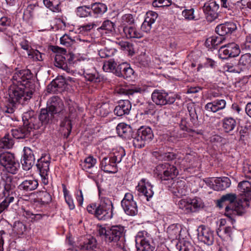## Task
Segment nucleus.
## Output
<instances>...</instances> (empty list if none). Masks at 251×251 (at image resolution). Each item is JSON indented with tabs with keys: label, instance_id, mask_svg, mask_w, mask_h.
<instances>
[{
	"label": "nucleus",
	"instance_id": "obj_1",
	"mask_svg": "<svg viewBox=\"0 0 251 251\" xmlns=\"http://www.w3.org/2000/svg\"><path fill=\"white\" fill-rule=\"evenodd\" d=\"M224 205H226L225 215L232 220L234 216H241L244 214L249 203L246 199L237 201L236 194L228 193L223 195L217 201V205L220 208L223 207Z\"/></svg>",
	"mask_w": 251,
	"mask_h": 251
},
{
	"label": "nucleus",
	"instance_id": "obj_2",
	"mask_svg": "<svg viewBox=\"0 0 251 251\" xmlns=\"http://www.w3.org/2000/svg\"><path fill=\"white\" fill-rule=\"evenodd\" d=\"M63 103L57 96L50 98L47 102L46 108L40 110L38 120L45 128L47 125L58 121L61 112L63 110Z\"/></svg>",
	"mask_w": 251,
	"mask_h": 251
},
{
	"label": "nucleus",
	"instance_id": "obj_3",
	"mask_svg": "<svg viewBox=\"0 0 251 251\" xmlns=\"http://www.w3.org/2000/svg\"><path fill=\"white\" fill-rule=\"evenodd\" d=\"M34 114L35 112L33 110L24 113L22 117L23 126L11 130V134L14 138L17 139L28 138L33 130L44 129L43 126L34 116Z\"/></svg>",
	"mask_w": 251,
	"mask_h": 251
},
{
	"label": "nucleus",
	"instance_id": "obj_4",
	"mask_svg": "<svg viewBox=\"0 0 251 251\" xmlns=\"http://www.w3.org/2000/svg\"><path fill=\"white\" fill-rule=\"evenodd\" d=\"M133 126L126 124V133H128L129 140L127 144L129 145L132 144L135 148H142L152 140L153 137L152 131L149 126H142L137 129L133 128Z\"/></svg>",
	"mask_w": 251,
	"mask_h": 251
},
{
	"label": "nucleus",
	"instance_id": "obj_5",
	"mask_svg": "<svg viewBox=\"0 0 251 251\" xmlns=\"http://www.w3.org/2000/svg\"><path fill=\"white\" fill-rule=\"evenodd\" d=\"M51 50L54 52L56 53L54 57V65L68 73H72L73 71L71 67L74 62V54L67 53L65 49L58 46H52Z\"/></svg>",
	"mask_w": 251,
	"mask_h": 251
},
{
	"label": "nucleus",
	"instance_id": "obj_6",
	"mask_svg": "<svg viewBox=\"0 0 251 251\" xmlns=\"http://www.w3.org/2000/svg\"><path fill=\"white\" fill-rule=\"evenodd\" d=\"M11 80L12 83L24 85L27 89H28L27 98L30 97L32 92L35 91V84L33 75L29 69L16 70Z\"/></svg>",
	"mask_w": 251,
	"mask_h": 251
},
{
	"label": "nucleus",
	"instance_id": "obj_7",
	"mask_svg": "<svg viewBox=\"0 0 251 251\" xmlns=\"http://www.w3.org/2000/svg\"><path fill=\"white\" fill-rule=\"evenodd\" d=\"M28 91V89H27L24 85L13 83L8 91L9 100L12 101L14 103L18 102L23 103L24 102L29 100L32 97L34 92H32L30 97L27 98Z\"/></svg>",
	"mask_w": 251,
	"mask_h": 251
},
{
	"label": "nucleus",
	"instance_id": "obj_8",
	"mask_svg": "<svg viewBox=\"0 0 251 251\" xmlns=\"http://www.w3.org/2000/svg\"><path fill=\"white\" fill-rule=\"evenodd\" d=\"M111 201L107 198L102 197L96 208L95 216L100 220L110 219L113 217Z\"/></svg>",
	"mask_w": 251,
	"mask_h": 251
},
{
	"label": "nucleus",
	"instance_id": "obj_9",
	"mask_svg": "<svg viewBox=\"0 0 251 251\" xmlns=\"http://www.w3.org/2000/svg\"><path fill=\"white\" fill-rule=\"evenodd\" d=\"M0 164L7 172L12 174H15L20 167V164L14 154L9 152L0 153Z\"/></svg>",
	"mask_w": 251,
	"mask_h": 251
},
{
	"label": "nucleus",
	"instance_id": "obj_10",
	"mask_svg": "<svg viewBox=\"0 0 251 251\" xmlns=\"http://www.w3.org/2000/svg\"><path fill=\"white\" fill-rule=\"evenodd\" d=\"M178 205L179 208L187 214L197 212L204 206L202 200L198 198L182 199L179 201Z\"/></svg>",
	"mask_w": 251,
	"mask_h": 251
},
{
	"label": "nucleus",
	"instance_id": "obj_11",
	"mask_svg": "<svg viewBox=\"0 0 251 251\" xmlns=\"http://www.w3.org/2000/svg\"><path fill=\"white\" fill-rule=\"evenodd\" d=\"M124 152L125 150H124ZM125 153L121 154H114L113 156L103 157L100 162V168L104 172L108 173H115L117 172V163L121 162Z\"/></svg>",
	"mask_w": 251,
	"mask_h": 251
},
{
	"label": "nucleus",
	"instance_id": "obj_12",
	"mask_svg": "<svg viewBox=\"0 0 251 251\" xmlns=\"http://www.w3.org/2000/svg\"><path fill=\"white\" fill-rule=\"evenodd\" d=\"M151 99L156 105L163 106L173 103L176 99V95L168 93L163 90L155 89L151 94Z\"/></svg>",
	"mask_w": 251,
	"mask_h": 251
},
{
	"label": "nucleus",
	"instance_id": "obj_13",
	"mask_svg": "<svg viewBox=\"0 0 251 251\" xmlns=\"http://www.w3.org/2000/svg\"><path fill=\"white\" fill-rule=\"evenodd\" d=\"M50 156L48 154L42 155L37 160L36 166L41 177L42 181L44 185L49 183V173L50 172Z\"/></svg>",
	"mask_w": 251,
	"mask_h": 251
},
{
	"label": "nucleus",
	"instance_id": "obj_14",
	"mask_svg": "<svg viewBox=\"0 0 251 251\" xmlns=\"http://www.w3.org/2000/svg\"><path fill=\"white\" fill-rule=\"evenodd\" d=\"M156 170L158 172V176L162 180L173 179L178 174L176 168L174 165L168 163L160 164L157 166Z\"/></svg>",
	"mask_w": 251,
	"mask_h": 251
},
{
	"label": "nucleus",
	"instance_id": "obj_15",
	"mask_svg": "<svg viewBox=\"0 0 251 251\" xmlns=\"http://www.w3.org/2000/svg\"><path fill=\"white\" fill-rule=\"evenodd\" d=\"M240 53L238 45L235 43H230L222 46L219 50V57L223 59L237 56Z\"/></svg>",
	"mask_w": 251,
	"mask_h": 251
},
{
	"label": "nucleus",
	"instance_id": "obj_16",
	"mask_svg": "<svg viewBox=\"0 0 251 251\" xmlns=\"http://www.w3.org/2000/svg\"><path fill=\"white\" fill-rule=\"evenodd\" d=\"M0 185L3 187V195L9 196L15 194L16 186L12 176L7 174H1Z\"/></svg>",
	"mask_w": 251,
	"mask_h": 251
},
{
	"label": "nucleus",
	"instance_id": "obj_17",
	"mask_svg": "<svg viewBox=\"0 0 251 251\" xmlns=\"http://www.w3.org/2000/svg\"><path fill=\"white\" fill-rule=\"evenodd\" d=\"M198 238L199 240L205 244L212 245L214 241V231L209 227L201 226L198 229Z\"/></svg>",
	"mask_w": 251,
	"mask_h": 251
},
{
	"label": "nucleus",
	"instance_id": "obj_18",
	"mask_svg": "<svg viewBox=\"0 0 251 251\" xmlns=\"http://www.w3.org/2000/svg\"><path fill=\"white\" fill-rule=\"evenodd\" d=\"M34 151L28 147L24 148V153L21 161L24 170L28 171L34 165L35 160Z\"/></svg>",
	"mask_w": 251,
	"mask_h": 251
},
{
	"label": "nucleus",
	"instance_id": "obj_19",
	"mask_svg": "<svg viewBox=\"0 0 251 251\" xmlns=\"http://www.w3.org/2000/svg\"><path fill=\"white\" fill-rule=\"evenodd\" d=\"M219 5L215 1H210L208 4H205L203 11L206 14V19L209 22H212L219 17Z\"/></svg>",
	"mask_w": 251,
	"mask_h": 251
},
{
	"label": "nucleus",
	"instance_id": "obj_20",
	"mask_svg": "<svg viewBox=\"0 0 251 251\" xmlns=\"http://www.w3.org/2000/svg\"><path fill=\"white\" fill-rule=\"evenodd\" d=\"M137 251H153L154 247L151 244L150 240L139 232L135 238Z\"/></svg>",
	"mask_w": 251,
	"mask_h": 251
},
{
	"label": "nucleus",
	"instance_id": "obj_21",
	"mask_svg": "<svg viewBox=\"0 0 251 251\" xmlns=\"http://www.w3.org/2000/svg\"><path fill=\"white\" fill-rule=\"evenodd\" d=\"M146 180L145 178H142L136 186V189L138 191L143 194L147 198V201H149L154 194L152 190L153 186L150 182H146Z\"/></svg>",
	"mask_w": 251,
	"mask_h": 251
},
{
	"label": "nucleus",
	"instance_id": "obj_22",
	"mask_svg": "<svg viewBox=\"0 0 251 251\" xmlns=\"http://www.w3.org/2000/svg\"><path fill=\"white\" fill-rule=\"evenodd\" d=\"M157 17L158 14L155 12L152 11L147 12L145 20L141 27V30L146 33L150 32L152 25L155 22Z\"/></svg>",
	"mask_w": 251,
	"mask_h": 251
},
{
	"label": "nucleus",
	"instance_id": "obj_23",
	"mask_svg": "<svg viewBox=\"0 0 251 251\" xmlns=\"http://www.w3.org/2000/svg\"><path fill=\"white\" fill-rule=\"evenodd\" d=\"M124 227L118 226H113L109 227V232H108V241L117 242L120 240L124 234Z\"/></svg>",
	"mask_w": 251,
	"mask_h": 251
},
{
	"label": "nucleus",
	"instance_id": "obj_24",
	"mask_svg": "<svg viewBox=\"0 0 251 251\" xmlns=\"http://www.w3.org/2000/svg\"><path fill=\"white\" fill-rule=\"evenodd\" d=\"M236 28L235 24L232 22H228L217 25L215 28V31L219 35L224 37L226 34L231 33L236 30Z\"/></svg>",
	"mask_w": 251,
	"mask_h": 251
},
{
	"label": "nucleus",
	"instance_id": "obj_25",
	"mask_svg": "<svg viewBox=\"0 0 251 251\" xmlns=\"http://www.w3.org/2000/svg\"><path fill=\"white\" fill-rule=\"evenodd\" d=\"M171 191L175 196L180 197L187 194L188 189L184 181L177 180L172 183Z\"/></svg>",
	"mask_w": 251,
	"mask_h": 251
},
{
	"label": "nucleus",
	"instance_id": "obj_26",
	"mask_svg": "<svg viewBox=\"0 0 251 251\" xmlns=\"http://www.w3.org/2000/svg\"><path fill=\"white\" fill-rule=\"evenodd\" d=\"M226 104V101L224 99H217L207 103L204 106L205 109L208 112L216 113L224 109Z\"/></svg>",
	"mask_w": 251,
	"mask_h": 251
},
{
	"label": "nucleus",
	"instance_id": "obj_27",
	"mask_svg": "<svg viewBox=\"0 0 251 251\" xmlns=\"http://www.w3.org/2000/svg\"><path fill=\"white\" fill-rule=\"evenodd\" d=\"M210 182L212 183V188L216 191L225 190L231 184L230 180L227 177H218Z\"/></svg>",
	"mask_w": 251,
	"mask_h": 251
},
{
	"label": "nucleus",
	"instance_id": "obj_28",
	"mask_svg": "<svg viewBox=\"0 0 251 251\" xmlns=\"http://www.w3.org/2000/svg\"><path fill=\"white\" fill-rule=\"evenodd\" d=\"M39 185L38 180L32 178L23 181L18 186L20 190L29 192L36 189Z\"/></svg>",
	"mask_w": 251,
	"mask_h": 251
},
{
	"label": "nucleus",
	"instance_id": "obj_29",
	"mask_svg": "<svg viewBox=\"0 0 251 251\" xmlns=\"http://www.w3.org/2000/svg\"><path fill=\"white\" fill-rule=\"evenodd\" d=\"M137 211V204L133 200V195L130 193H126V214L134 216Z\"/></svg>",
	"mask_w": 251,
	"mask_h": 251
},
{
	"label": "nucleus",
	"instance_id": "obj_30",
	"mask_svg": "<svg viewBox=\"0 0 251 251\" xmlns=\"http://www.w3.org/2000/svg\"><path fill=\"white\" fill-rule=\"evenodd\" d=\"M91 9L96 17L102 16L107 10V5L101 2H95L91 5Z\"/></svg>",
	"mask_w": 251,
	"mask_h": 251
},
{
	"label": "nucleus",
	"instance_id": "obj_31",
	"mask_svg": "<svg viewBox=\"0 0 251 251\" xmlns=\"http://www.w3.org/2000/svg\"><path fill=\"white\" fill-rule=\"evenodd\" d=\"M181 230V226L179 225L172 224L170 225L167 229L168 237L172 240L177 239L180 237Z\"/></svg>",
	"mask_w": 251,
	"mask_h": 251
},
{
	"label": "nucleus",
	"instance_id": "obj_32",
	"mask_svg": "<svg viewBox=\"0 0 251 251\" xmlns=\"http://www.w3.org/2000/svg\"><path fill=\"white\" fill-rule=\"evenodd\" d=\"M152 155L158 160L171 161L176 158V154L171 152L161 153L159 151H153Z\"/></svg>",
	"mask_w": 251,
	"mask_h": 251
},
{
	"label": "nucleus",
	"instance_id": "obj_33",
	"mask_svg": "<svg viewBox=\"0 0 251 251\" xmlns=\"http://www.w3.org/2000/svg\"><path fill=\"white\" fill-rule=\"evenodd\" d=\"M251 64V54L245 53L241 56L238 62V65L241 69V71L248 69Z\"/></svg>",
	"mask_w": 251,
	"mask_h": 251
},
{
	"label": "nucleus",
	"instance_id": "obj_34",
	"mask_svg": "<svg viewBox=\"0 0 251 251\" xmlns=\"http://www.w3.org/2000/svg\"><path fill=\"white\" fill-rule=\"evenodd\" d=\"M83 75L86 80L90 82H100V78L98 73L96 70H84Z\"/></svg>",
	"mask_w": 251,
	"mask_h": 251
},
{
	"label": "nucleus",
	"instance_id": "obj_35",
	"mask_svg": "<svg viewBox=\"0 0 251 251\" xmlns=\"http://www.w3.org/2000/svg\"><path fill=\"white\" fill-rule=\"evenodd\" d=\"M236 126V120L231 117H226L223 120V127L225 132H230L232 131Z\"/></svg>",
	"mask_w": 251,
	"mask_h": 251
},
{
	"label": "nucleus",
	"instance_id": "obj_36",
	"mask_svg": "<svg viewBox=\"0 0 251 251\" xmlns=\"http://www.w3.org/2000/svg\"><path fill=\"white\" fill-rule=\"evenodd\" d=\"M225 40V38L222 36H213L206 40L205 44L208 47L211 46V47L216 49V47L223 43Z\"/></svg>",
	"mask_w": 251,
	"mask_h": 251
},
{
	"label": "nucleus",
	"instance_id": "obj_37",
	"mask_svg": "<svg viewBox=\"0 0 251 251\" xmlns=\"http://www.w3.org/2000/svg\"><path fill=\"white\" fill-rule=\"evenodd\" d=\"M44 5L53 12L60 11V0H43Z\"/></svg>",
	"mask_w": 251,
	"mask_h": 251
},
{
	"label": "nucleus",
	"instance_id": "obj_38",
	"mask_svg": "<svg viewBox=\"0 0 251 251\" xmlns=\"http://www.w3.org/2000/svg\"><path fill=\"white\" fill-rule=\"evenodd\" d=\"M12 23L11 19L7 16H3L0 18V31L7 32L9 27L12 26Z\"/></svg>",
	"mask_w": 251,
	"mask_h": 251
},
{
	"label": "nucleus",
	"instance_id": "obj_39",
	"mask_svg": "<svg viewBox=\"0 0 251 251\" xmlns=\"http://www.w3.org/2000/svg\"><path fill=\"white\" fill-rule=\"evenodd\" d=\"M225 69L229 72L239 73L241 70L238 65V62L233 60L231 62L226 63L224 66Z\"/></svg>",
	"mask_w": 251,
	"mask_h": 251
},
{
	"label": "nucleus",
	"instance_id": "obj_40",
	"mask_svg": "<svg viewBox=\"0 0 251 251\" xmlns=\"http://www.w3.org/2000/svg\"><path fill=\"white\" fill-rule=\"evenodd\" d=\"M26 229V226L20 221H16L14 223L13 231L18 235H22L25 232Z\"/></svg>",
	"mask_w": 251,
	"mask_h": 251
},
{
	"label": "nucleus",
	"instance_id": "obj_41",
	"mask_svg": "<svg viewBox=\"0 0 251 251\" xmlns=\"http://www.w3.org/2000/svg\"><path fill=\"white\" fill-rule=\"evenodd\" d=\"M76 14L81 18H85L92 16L91 6H82L77 7Z\"/></svg>",
	"mask_w": 251,
	"mask_h": 251
},
{
	"label": "nucleus",
	"instance_id": "obj_42",
	"mask_svg": "<svg viewBox=\"0 0 251 251\" xmlns=\"http://www.w3.org/2000/svg\"><path fill=\"white\" fill-rule=\"evenodd\" d=\"M239 190L246 196L251 192V181H242L238 185Z\"/></svg>",
	"mask_w": 251,
	"mask_h": 251
},
{
	"label": "nucleus",
	"instance_id": "obj_43",
	"mask_svg": "<svg viewBox=\"0 0 251 251\" xmlns=\"http://www.w3.org/2000/svg\"><path fill=\"white\" fill-rule=\"evenodd\" d=\"M63 192L65 199L66 202L67 203L69 209L70 210H73L75 208V205L74 202V201L71 195H69V192L67 190L65 185L63 184Z\"/></svg>",
	"mask_w": 251,
	"mask_h": 251
},
{
	"label": "nucleus",
	"instance_id": "obj_44",
	"mask_svg": "<svg viewBox=\"0 0 251 251\" xmlns=\"http://www.w3.org/2000/svg\"><path fill=\"white\" fill-rule=\"evenodd\" d=\"M144 89H142L141 87H139L137 86H135L133 84H129V85H127V83L126 82V95H128L129 97L130 96H132L135 94L139 93H141L144 91Z\"/></svg>",
	"mask_w": 251,
	"mask_h": 251
},
{
	"label": "nucleus",
	"instance_id": "obj_45",
	"mask_svg": "<svg viewBox=\"0 0 251 251\" xmlns=\"http://www.w3.org/2000/svg\"><path fill=\"white\" fill-rule=\"evenodd\" d=\"M75 37L72 38L68 34H64L60 39V44L67 47L75 43Z\"/></svg>",
	"mask_w": 251,
	"mask_h": 251
},
{
	"label": "nucleus",
	"instance_id": "obj_46",
	"mask_svg": "<svg viewBox=\"0 0 251 251\" xmlns=\"http://www.w3.org/2000/svg\"><path fill=\"white\" fill-rule=\"evenodd\" d=\"M126 30H127L126 38H138L141 37L140 33L137 30V25L128 26L127 25H126Z\"/></svg>",
	"mask_w": 251,
	"mask_h": 251
},
{
	"label": "nucleus",
	"instance_id": "obj_47",
	"mask_svg": "<svg viewBox=\"0 0 251 251\" xmlns=\"http://www.w3.org/2000/svg\"><path fill=\"white\" fill-rule=\"evenodd\" d=\"M114 24L110 20L104 21L98 30H105V33H111L114 30Z\"/></svg>",
	"mask_w": 251,
	"mask_h": 251
},
{
	"label": "nucleus",
	"instance_id": "obj_48",
	"mask_svg": "<svg viewBox=\"0 0 251 251\" xmlns=\"http://www.w3.org/2000/svg\"><path fill=\"white\" fill-rule=\"evenodd\" d=\"M38 199L43 204H48L51 201V197L47 191L40 192Z\"/></svg>",
	"mask_w": 251,
	"mask_h": 251
},
{
	"label": "nucleus",
	"instance_id": "obj_49",
	"mask_svg": "<svg viewBox=\"0 0 251 251\" xmlns=\"http://www.w3.org/2000/svg\"><path fill=\"white\" fill-rule=\"evenodd\" d=\"M116 63L113 59L105 61L104 62L102 68L105 72H114L115 71Z\"/></svg>",
	"mask_w": 251,
	"mask_h": 251
},
{
	"label": "nucleus",
	"instance_id": "obj_50",
	"mask_svg": "<svg viewBox=\"0 0 251 251\" xmlns=\"http://www.w3.org/2000/svg\"><path fill=\"white\" fill-rule=\"evenodd\" d=\"M187 108L190 117V119L192 123H195L198 120L197 109L193 104H189Z\"/></svg>",
	"mask_w": 251,
	"mask_h": 251
},
{
	"label": "nucleus",
	"instance_id": "obj_51",
	"mask_svg": "<svg viewBox=\"0 0 251 251\" xmlns=\"http://www.w3.org/2000/svg\"><path fill=\"white\" fill-rule=\"evenodd\" d=\"M28 56L30 58L35 61H41L43 60L42 53L38 50L32 49H30L28 51Z\"/></svg>",
	"mask_w": 251,
	"mask_h": 251
},
{
	"label": "nucleus",
	"instance_id": "obj_52",
	"mask_svg": "<svg viewBox=\"0 0 251 251\" xmlns=\"http://www.w3.org/2000/svg\"><path fill=\"white\" fill-rule=\"evenodd\" d=\"M125 105L124 100L119 101V105L114 109V113L118 116H122L126 114Z\"/></svg>",
	"mask_w": 251,
	"mask_h": 251
},
{
	"label": "nucleus",
	"instance_id": "obj_53",
	"mask_svg": "<svg viewBox=\"0 0 251 251\" xmlns=\"http://www.w3.org/2000/svg\"><path fill=\"white\" fill-rule=\"evenodd\" d=\"M96 159L92 156L87 157L83 162V169L87 170L92 168L96 164Z\"/></svg>",
	"mask_w": 251,
	"mask_h": 251
},
{
	"label": "nucleus",
	"instance_id": "obj_54",
	"mask_svg": "<svg viewBox=\"0 0 251 251\" xmlns=\"http://www.w3.org/2000/svg\"><path fill=\"white\" fill-rule=\"evenodd\" d=\"M137 78L136 75L134 74V71L130 67L129 64L126 63V81L132 82Z\"/></svg>",
	"mask_w": 251,
	"mask_h": 251
},
{
	"label": "nucleus",
	"instance_id": "obj_55",
	"mask_svg": "<svg viewBox=\"0 0 251 251\" xmlns=\"http://www.w3.org/2000/svg\"><path fill=\"white\" fill-rule=\"evenodd\" d=\"M114 52V49H108L105 48L99 50V54L101 58H106L113 56Z\"/></svg>",
	"mask_w": 251,
	"mask_h": 251
},
{
	"label": "nucleus",
	"instance_id": "obj_56",
	"mask_svg": "<svg viewBox=\"0 0 251 251\" xmlns=\"http://www.w3.org/2000/svg\"><path fill=\"white\" fill-rule=\"evenodd\" d=\"M194 12L195 10L194 8L184 9L182 12V15L186 19L189 20H195Z\"/></svg>",
	"mask_w": 251,
	"mask_h": 251
},
{
	"label": "nucleus",
	"instance_id": "obj_57",
	"mask_svg": "<svg viewBox=\"0 0 251 251\" xmlns=\"http://www.w3.org/2000/svg\"><path fill=\"white\" fill-rule=\"evenodd\" d=\"M54 84L61 91L64 88L66 84V80L63 76L58 77L53 80V84Z\"/></svg>",
	"mask_w": 251,
	"mask_h": 251
},
{
	"label": "nucleus",
	"instance_id": "obj_58",
	"mask_svg": "<svg viewBox=\"0 0 251 251\" xmlns=\"http://www.w3.org/2000/svg\"><path fill=\"white\" fill-rule=\"evenodd\" d=\"M171 4V1L170 0H154L152 2L153 6L156 7L169 6Z\"/></svg>",
	"mask_w": 251,
	"mask_h": 251
},
{
	"label": "nucleus",
	"instance_id": "obj_59",
	"mask_svg": "<svg viewBox=\"0 0 251 251\" xmlns=\"http://www.w3.org/2000/svg\"><path fill=\"white\" fill-rule=\"evenodd\" d=\"M96 25L94 23H89L84 25H81L79 28V34H84L85 32L90 31Z\"/></svg>",
	"mask_w": 251,
	"mask_h": 251
},
{
	"label": "nucleus",
	"instance_id": "obj_60",
	"mask_svg": "<svg viewBox=\"0 0 251 251\" xmlns=\"http://www.w3.org/2000/svg\"><path fill=\"white\" fill-rule=\"evenodd\" d=\"M126 63H123L120 64L116 69H115V73L116 75L121 77H124L126 75Z\"/></svg>",
	"mask_w": 251,
	"mask_h": 251
},
{
	"label": "nucleus",
	"instance_id": "obj_61",
	"mask_svg": "<svg viewBox=\"0 0 251 251\" xmlns=\"http://www.w3.org/2000/svg\"><path fill=\"white\" fill-rule=\"evenodd\" d=\"M83 34H79L78 35L75 37V43H78V42H82L84 43H86V45L90 44L92 41V38L89 35L83 37Z\"/></svg>",
	"mask_w": 251,
	"mask_h": 251
},
{
	"label": "nucleus",
	"instance_id": "obj_62",
	"mask_svg": "<svg viewBox=\"0 0 251 251\" xmlns=\"http://www.w3.org/2000/svg\"><path fill=\"white\" fill-rule=\"evenodd\" d=\"M116 130L118 135L123 138H125V134L126 133V124L124 123L119 124L117 126Z\"/></svg>",
	"mask_w": 251,
	"mask_h": 251
},
{
	"label": "nucleus",
	"instance_id": "obj_63",
	"mask_svg": "<svg viewBox=\"0 0 251 251\" xmlns=\"http://www.w3.org/2000/svg\"><path fill=\"white\" fill-rule=\"evenodd\" d=\"M12 147L11 142L8 139L4 138L0 140V148L9 149Z\"/></svg>",
	"mask_w": 251,
	"mask_h": 251
},
{
	"label": "nucleus",
	"instance_id": "obj_64",
	"mask_svg": "<svg viewBox=\"0 0 251 251\" xmlns=\"http://www.w3.org/2000/svg\"><path fill=\"white\" fill-rule=\"evenodd\" d=\"M179 251H197L194 247L189 243H186L181 246ZM197 251H202L198 250Z\"/></svg>",
	"mask_w": 251,
	"mask_h": 251
}]
</instances>
